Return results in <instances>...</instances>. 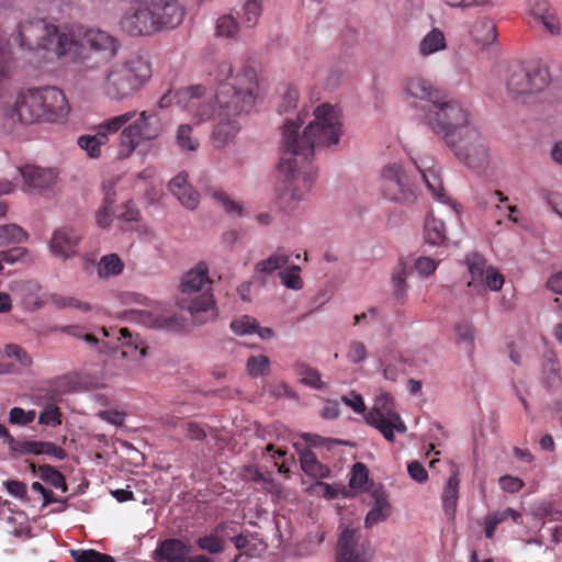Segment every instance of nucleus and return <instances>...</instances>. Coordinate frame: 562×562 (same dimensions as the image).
<instances>
[{
  "mask_svg": "<svg viewBox=\"0 0 562 562\" xmlns=\"http://www.w3.org/2000/svg\"><path fill=\"white\" fill-rule=\"evenodd\" d=\"M124 270V262L116 254L102 256L97 268L101 279H108L121 274Z\"/></svg>",
  "mask_w": 562,
  "mask_h": 562,
  "instance_id": "473e14b6",
  "label": "nucleus"
},
{
  "mask_svg": "<svg viewBox=\"0 0 562 562\" xmlns=\"http://www.w3.org/2000/svg\"><path fill=\"white\" fill-rule=\"evenodd\" d=\"M459 471L457 467L453 464L451 470V475L448 479L441 495L442 509L445 515L449 519L454 518L457 504L459 499Z\"/></svg>",
  "mask_w": 562,
  "mask_h": 562,
  "instance_id": "393cba45",
  "label": "nucleus"
},
{
  "mask_svg": "<svg viewBox=\"0 0 562 562\" xmlns=\"http://www.w3.org/2000/svg\"><path fill=\"white\" fill-rule=\"evenodd\" d=\"M186 437L193 441H204L207 437L205 426L195 422H188L183 425Z\"/></svg>",
  "mask_w": 562,
  "mask_h": 562,
  "instance_id": "bf43d9fd",
  "label": "nucleus"
},
{
  "mask_svg": "<svg viewBox=\"0 0 562 562\" xmlns=\"http://www.w3.org/2000/svg\"><path fill=\"white\" fill-rule=\"evenodd\" d=\"M169 190L187 209L194 210L199 205L200 195L189 184L186 172H180L170 180Z\"/></svg>",
  "mask_w": 562,
  "mask_h": 562,
  "instance_id": "5701e85b",
  "label": "nucleus"
},
{
  "mask_svg": "<svg viewBox=\"0 0 562 562\" xmlns=\"http://www.w3.org/2000/svg\"><path fill=\"white\" fill-rule=\"evenodd\" d=\"M408 276V267L407 265L401 259L396 267L394 268L392 272V289H393V295L397 301L403 302L406 297L408 285L406 283V278Z\"/></svg>",
  "mask_w": 562,
  "mask_h": 562,
  "instance_id": "c756f323",
  "label": "nucleus"
},
{
  "mask_svg": "<svg viewBox=\"0 0 562 562\" xmlns=\"http://www.w3.org/2000/svg\"><path fill=\"white\" fill-rule=\"evenodd\" d=\"M37 472L43 481L49 483L54 487L64 490L66 488L64 475L54 467L49 464H43L38 467Z\"/></svg>",
  "mask_w": 562,
  "mask_h": 562,
  "instance_id": "79ce46f5",
  "label": "nucleus"
},
{
  "mask_svg": "<svg viewBox=\"0 0 562 562\" xmlns=\"http://www.w3.org/2000/svg\"><path fill=\"white\" fill-rule=\"evenodd\" d=\"M191 546L178 538L161 541L155 551L157 562H216L204 554L191 555Z\"/></svg>",
  "mask_w": 562,
  "mask_h": 562,
  "instance_id": "6ab92c4d",
  "label": "nucleus"
},
{
  "mask_svg": "<svg viewBox=\"0 0 562 562\" xmlns=\"http://www.w3.org/2000/svg\"><path fill=\"white\" fill-rule=\"evenodd\" d=\"M472 35L476 43H480L484 46L491 45L497 37L496 26L490 20L481 21L474 25Z\"/></svg>",
  "mask_w": 562,
  "mask_h": 562,
  "instance_id": "c9c22d12",
  "label": "nucleus"
},
{
  "mask_svg": "<svg viewBox=\"0 0 562 562\" xmlns=\"http://www.w3.org/2000/svg\"><path fill=\"white\" fill-rule=\"evenodd\" d=\"M7 357L15 359L23 368H29L33 363L31 355L21 346L9 344L4 348Z\"/></svg>",
  "mask_w": 562,
  "mask_h": 562,
  "instance_id": "3c124183",
  "label": "nucleus"
},
{
  "mask_svg": "<svg viewBox=\"0 0 562 562\" xmlns=\"http://www.w3.org/2000/svg\"><path fill=\"white\" fill-rule=\"evenodd\" d=\"M231 328L236 335L252 334L258 328V322L254 317L245 315L234 319L231 323Z\"/></svg>",
  "mask_w": 562,
  "mask_h": 562,
  "instance_id": "864d4df0",
  "label": "nucleus"
},
{
  "mask_svg": "<svg viewBox=\"0 0 562 562\" xmlns=\"http://www.w3.org/2000/svg\"><path fill=\"white\" fill-rule=\"evenodd\" d=\"M20 45L29 50H54L60 55L59 42L67 33H59L58 27L45 19L21 22L18 27Z\"/></svg>",
  "mask_w": 562,
  "mask_h": 562,
  "instance_id": "9d476101",
  "label": "nucleus"
},
{
  "mask_svg": "<svg viewBox=\"0 0 562 562\" xmlns=\"http://www.w3.org/2000/svg\"><path fill=\"white\" fill-rule=\"evenodd\" d=\"M12 72V57L9 49L0 47V83L10 78Z\"/></svg>",
  "mask_w": 562,
  "mask_h": 562,
  "instance_id": "0e129e2a",
  "label": "nucleus"
},
{
  "mask_svg": "<svg viewBox=\"0 0 562 562\" xmlns=\"http://www.w3.org/2000/svg\"><path fill=\"white\" fill-rule=\"evenodd\" d=\"M383 195L395 202H411L415 199L414 181L401 165L392 164L383 168L381 175Z\"/></svg>",
  "mask_w": 562,
  "mask_h": 562,
  "instance_id": "4468645a",
  "label": "nucleus"
},
{
  "mask_svg": "<svg viewBox=\"0 0 562 562\" xmlns=\"http://www.w3.org/2000/svg\"><path fill=\"white\" fill-rule=\"evenodd\" d=\"M263 0H246L238 15L246 27H254L260 20Z\"/></svg>",
  "mask_w": 562,
  "mask_h": 562,
  "instance_id": "f704fd0d",
  "label": "nucleus"
},
{
  "mask_svg": "<svg viewBox=\"0 0 562 562\" xmlns=\"http://www.w3.org/2000/svg\"><path fill=\"white\" fill-rule=\"evenodd\" d=\"M301 468L306 475L314 479H325L330 474L329 468L319 462L315 453L310 450L301 453Z\"/></svg>",
  "mask_w": 562,
  "mask_h": 562,
  "instance_id": "c85d7f7f",
  "label": "nucleus"
},
{
  "mask_svg": "<svg viewBox=\"0 0 562 562\" xmlns=\"http://www.w3.org/2000/svg\"><path fill=\"white\" fill-rule=\"evenodd\" d=\"M180 0H134L121 19V29L132 36L150 35L162 29H175L183 21Z\"/></svg>",
  "mask_w": 562,
  "mask_h": 562,
  "instance_id": "20e7f679",
  "label": "nucleus"
},
{
  "mask_svg": "<svg viewBox=\"0 0 562 562\" xmlns=\"http://www.w3.org/2000/svg\"><path fill=\"white\" fill-rule=\"evenodd\" d=\"M18 170L23 179V190L25 192L43 191L48 189L57 179V171L52 168L25 165L20 167Z\"/></svg>",
  "mask_w": 562,
  "mask_h": 562,
  "instance_id": "aec40b11",
  "label": "nucleus"
},
{
  "mask_svg": "<svg viewBox=\"0 0 562 562\" xmlns=\"http://www.w3.org/2000/svg\"><path fill=\"white\" fill-rule=\"evenodd\" d=\"M210 278L207 267L203 263L188 271L181 281V293L193 295L190 300L188 310L193 322L198 325L206 323L215 315L214 300L210 291Z\"/></svg>",
  "mask_w": 562,
  "mask_h": 562,
  "instance_id": "6e6552de",
  "label": "nucleus"
},
{
  "mask_svg": "<svg viewBox=\"0 0 562 562\" xmlns=\"http://www.w3.org/2000/svg\"><path fill=\"white\" fill-rule=\"evenodd\" d=\"M26 233L18 225L9 224L0 226V246L10 243H22L26 240Z\"/></svg>",
  "mask_w": 562,
  "mask_h": 562,
  "instance_id": "a19ab883",
  "label": "nucleus"
},
{
  "mask_svg": "<svg viewBox=\"0 0 562 562\" xmlns=\"http://www.w3.org/2000/svg\"><path fill=\"white\" fill-rule=\"evenodd\" d=\"M135 116L136 111H127L106 119L98 126L95 134L81 135L78 137L77 144L90 158H99L102 153V146L109 142V136L120 132V130Z\"/></svg>",
  "mask_w": 562,
  "mask_h": 562,
  "instance_id": "ddd939ff",
  "label": "nucleus"
},
{
  "mask_svg": "<svg viewBox=\"0 0 562 562\" xmlns=\"http://www.w3.org/2000/svg\"><path fill=\"white\" fill-rule=\"evenodd\" d=\"M210 76L217 83L215 102L218 104L217 124L212 137L214 145L221 147L237 135L240 128L237 117L254 106L258 80L254 67L244 66L235 74L228 60L216 63Z\"/></svg>",
  "mask_w": 562,
  "mask_h": 562,
  "instance_id": "f03ea898",
  "label": "nucleus"
},
{
  "mask_svg": "<svg viewBox=\"0 0 562 562\" xmlns=\"http://www.w3.org/2000/svg\"><path fill=\"white\" fill-rule=\"evenodd\" d=\"M214 200H216L224 210L232 216H241L243 206L239 202L232 200L224 191L216 190L213 193Z\"/></svg>",
  "mask_w": 562,
  "mask_h": 562,
  "instance_id": "8fccbe9b",
  "label": "nucleus"
},
{
  "mask_svg": "<svg viewBox=\"0 0 562 562\" xmlns=\"http://www.w3.org/2000/svg\"><path fill=\"white\" fill-rule=\"evenodd\" d=\"M18 454H46L57 460H64L67 453L64 448L49 441H22Z\"/></svg>",
  "mask_w": 562,
  "mask_h": 562,
  "instance_id": "a878e982",
  "label": "nucleus"
},
{
  "mask_svg": "<svg viewBox=\"0 0 562 562\" xmlns=\"http://www.w3.org/2000/svg\"><path fill=\"white\" fill-rule=\"evenodd\" d=\"M366 419L390 442L394 441L395 431L404 434L407 430L402 417L395 411L393 397L386 392H381L375 396L373 406Z\"/></svg>",
  "mask_w": 562,
  "mask_h": 562,
  "instance_id": "9b49d317",
  "label": "nucleus"
},
{
  "mask_svg": "<svg viewBox=\"0 0 562 562\" xmlns=\"http://www.w3.org/2000/svg\"><path fill=\"white\" fill-rule=\"evenodd\" d=\"M151 76L153 66L149 59L133 55L104 71L99 90L104 98L121 102L134 97Z\"/></svg>",
  "mask_w": 562,
  "mask_h": 562,
  "instance_id": "423d86ee",
  "label": "nucleus"
},
{
  "mask_svg": "<svg viewBox=\"0 0 562 562\" xmlns=\"http://www.w3.org/2000/svg\"><path fill=\"white\" fill-rule=\"evenodd\" d=\"M447 46L446 37L442 31L439 29H432L425 35L419 44V53L423 56H429L439 50L445 49Z\"/></svg>",
  "mask_w": 562,
  "mask_h": 562,
  "instance_id": "2f4dec72",
  "label": "nucleus"
},
{
  "mask_svg": "<svg viewBox=\"0 0 562 562\" xmlns=\"http://www.w3.org/2000/svg\"><path fill=\"white\" fill-rule=\"evenodd\" d=\"M81 234L70 227L56 229L52 236L50 250L54 255L68 259L77 254Z\"/></svg>",
  "mask_w": 562,
  "mask_h": 562,
  "instance_id": "412c9836",
  "label": "nucleus"
},
{
  "mask_svg": "<svg viewBox=\"0 0 562 562\" xmlns=\"http://www.w3.org/2000/svg\"><path fill=\"white\" fill-rule=\"evenodd\" d=\"M428 127L441 136L447 146H456V133L471 121L469 111L456 100L443 94L438 103L428 108L425 114Z\"/></svg>",
  "mask_w": 562,
  "mask_h": 562,
  "instance_id": "0eeeda50",
  "label": "nucleus"
},
{
  "mask_svg": "<svg viewBox=\"0 0 562 562\" xmlns=\"http://www.w3.org/2000/svg\"><path fill=\"white\" fill-rule=\"evenodd\" d=\"M299 90L295 87L286 86L278 105V112L284 114L294 109L299 102Z\"/></svg>",
  "mask_w": 562,
  "mask_h": 562,
  "instance_id": "09e8293b",
  "label": "nucleus"
},
{
  "mask_svg": "<svg viewBox=\"0 0 562 562\" xmlns=\"http://www.w3.org/2000/svg\"><path fill=\"white\" fill-rule=\"evenodd\" d=\"M367 481H368L367 467L361 462L355 463L352 467L349 485L352 488L362 487L367 483Z\"/></svg>",
  "mask_w": 562,
  "mask_h": 562,
  "instance_id": "680f3d73",
  "label": "nucleus"
},
{
  "mask_svg": "<svg viewBox=\"0 0 562 562\" xmlns=\"http://www.w3.org/2000/svg\"><path fill=\"white\" fill-rule=\"evenodd\" d=\"M269 364L268 357L262 355L251 356L247 360V371L251 376H263L269 373Z\"/></svg>",
  "mask_w": 562,
  "mask_h": 562,
  "instance_id": "49530a36",
  "label": "nucleus"
},
{
  "mask_svg": "<svg viewBox=\"0 0 562 562\" xmlns=\"http://www.w3.org/2000/svg\"><path fill=\"white\" fill-rule=\"evenodd\" d=\"M544 384L549 390H554L561 384V375L555 364L552 362L549 368H544Z\"/></svg>",
  "mask_w": 562,
  "mask_h": 562,
  "instance_id": "774afa93",
  "label": "nucleus"
},
{
  "mask_svg": "<svg viewBox=\"0 0 562 562\" xmlns=\"http://www.w3.org/2000/svg\"><path fill=\"white\" fill-rule=\"evenodd\" d=\"M488 520L494 522V525L498 526L502 522L506 521L508 518H512L514 522H521V514L513 508H506L504 510H497L486 516Z\"/></svg>",
  "mask_w": 562,
  "mask_h": 562,
  "instance_id": "4d7b16f0",
  "label": "nucleus"
},
{
  "mask_svg": "<svg viewBox=\"0 0 562 562\" xmlns=\"http://www.w3.org/2000/svg\"><path fill=\"white\" fill-rule=\"evenodd\" d=\"M69 113L64 92L56 87L23 89L11 105L3 108V117L11 123L23 125L34 123H56Z\"/></svg>",
  "mask_w": 562,
  "mask_h": 562,
  "instance_id": "7ed1b4c3",
  "label": "nucleus"
},
{
  "mask_svg": "<svg viewBox=\"0 0 562 562\" xmlns=\"http://www.w3.org/2000/svg\"><path fill=\"white\" fill-rule=\"evenodd\" d=\"M360 538L359 529H344L337 542L336 562H371L370 547Z\"/></svg>",
  "mask_w": 562,
  "mask_h": 562,
  "instance_id": "f3484780",
  "label": "nucleus"
},
{
  "mask_svg": "<svg viewBox=\"0 0 562 562\" xmlns=\"http://www.w3.org/2000/svg\"><path fill=\"white\" fill-rule=\"evenodd\" d=\"M120 131L117 157L126 159L133 155L143 142H150L159 137L162 132L161 122L155 111H142L136 119Z\"/></svg>",
  "mask_w": 562,
  "mask_h": 562,
  "instance_id": "1a4fd4ad",
  "label": "nucleus"
},
{
  "mask_svg": "<svg viewBox=\"0 0 562 562\" xmlns=\"http://www.w3.org/2000/svg\"><path fill=\"white\" fill-rule=\"evenodd\" d=\"M417 170L419 171L424 182L426 183L428 190L434 196L440 198L442 191V184L437 173L431 170H423L418 165H416Z\"/></svg>",
  "mask_w": 562,
  "mask_h": 562,
  "instance_id": "603ef678",
  "label": "nucleus"
},
{
  "mask_svg": "<svg viewBox=\"0 0 562 562\" xmlns=\"http://www.w3.org/2000/svg\"><path fill=\"white\" fill-rule=\"evenodd\" d=\"M38 424L50 427L61 425L60 409L54 404H47L38 415Z\"/></svg>",
  "mask_w": 562,
  "mask_h": 562,
  "instance_id": "de8ad7c7",
  "label": "nucleus"
},
{
  "mask_svg": "<svg viewBox=\"0 0 562 562\" xmlns=\"http://www.w3.org/2000/svg\"><path fill=\"white\" fill-rule=\"evenodd\" d=\"M205 88L201 85L191 86L178 93L179 101H186V109L192 115L196 124L211 119H217L218 104L201 101Z\"/></svg>",
  "mask_w": 562,
  "mask_h": 562,
  "instance_id": "a211bd4d",
  "label": "nucleus"
},
{
  "mask_svg": "<svg viewBox=\"0 0 562 562\" xmlns=\"http://www.w3.org/2000/svg\"><path fill=\"white\" fill-rule=\"evenodd\" d=\"M390 515V506L386 502L378 499L373 508L367 514L366 527L370 528L378 522L384 521Z\"/></svg>",
  "mask_w": 562,
  "mask_h": 562,
  "instance_id": "37998d69",
  "label": "nucleus"
},
{
  "mask_svg": "<svg viewBox=\"0 0 562 562\" xmlns=\"http://www.w3.org/2000/svg\"><path fill=\"white\" fill-rule=\"evenodd\" d=\"M530 13L550 34L560 33V21L557 12L547 0H535L530 5Z\"/></svg>",
  "mask_w": 562,
  "mask_h": 562,
  "instance_id": "b1692460",
  "label": "nucleus"
},
{
  "mask_svg": "<svg viewBox=\"0 0 562 562\" xmlns=\"http://www.w3.org/2000/svg\"><path fill=\"white\" fill-rule=\"evenodd\" d=\"M465 263L470 273L468 286L481 294L490 289L499 291L504 284L503 274L494 267L486 266V259L479 252L467 255Z\"/></svg>",
  "mask_w": 562,
  "mask_h": 562,
  "instance_id": "2eb2a0df",
  "label": "nucleus"
},
{
  "mask_svg": "<svg viewBox=\"0 0 562 562\" xmlns=\"http://www.w3.org/2000/svg\"><path fill=\"white\" fill-rule=\"evenodd\" d=\"M292 255L285 248H278L271 256L256 263V272L271 274L273 271L285 267Z\"/></svg>",
  "mask_w": 562,
  "mask_h": 562,
  "instance_id": "bb28decb",
  "label": "nucleus"
},
{
  "mask_svg": "<svg viewBox=\"0 0 562 562\" xmlns=\"http://www.w3.org/2000/svg\"><path fill=\"white\" fill-rule=\"evenodd\" d=\"M405 91L414 99L428 101L429 108L438 103L445 94L441 90L434 87L430 81L420 76L409 77L405 81Z\"/></svg>",
  "mask_w": 562,
  "mask_h": 562,
  "instance_id": "4be33fe9",
  "label": "nucleus"
},
{
  "mask_svg": "<svg viewBox=\"0 0 562 562\" xmlns=\"http://www.w3.org/2000/svg\"><path fill=\"white\" fill-rule=\"evenodd\" d=\"M20 289L23 292V302L26 306L38 308L43 305V301L38 295L41 285L36 281H23L20 283Z\"/></svg>",
  "mask_w": 562,
  "mask_h": 562,
  "instance_id": "e433bc0d",
  "label": "nucleus"
},
{
  "mask_svg": "<svg viewBox=\"0 0 562 562\" xmlns=\"http://www.w3.org/2000/svg\"><path fill=\"white\" fill-rule=\"evenodd\" d=\"M548 82L547 70L539 68L527 70L521 66H516L510 69L507 90L514 99H519L543 90Z\"/></svg>",
  "mask_w": 562,
  "mask_h": 562,
  "instance_id": "dca6fc26",
  "label": "nucleus"
},
{
  "mask_svg": "<svg viewBox=\"0 0 562 562\" xmlns=\"http://www.w3.org/2000/svg\"><path fill=\"white\" fill-rule=\"evenodd\" d=\"M458 145L449 146L454 155L468 167L476 169L488 161V150L484 138L471 121L456 133Z\"/></svg>",
  "mask_w": 562,
  "mask_h": 562,
  "instance_id": "f8f14e48",
  "label": "nucleus"
},
{
  "mask_svg": "<svg viewBox=\"0 0 562 562\" xmlns=\"http://www.w3.org/2000/svg\"><path fill=\"white\" fill-rule=\"evenodd\" d=\"M146 317L148 321L144 319V323L155 328L171 329L176 324V319L171 316L153 315L151 313H146Z\"/></svg>",
  "mask_w": 562,
  "mask_h": 562,
  "instance_id": "e2e57ef3",
  "label": "nucleus"
},
{
  "mask_svg": "<svg viewBox=\"0 0 562 562\" xmlns=\"http://www.w3.org/2000/svg\"><path fill=\"white\" fill-rule=\"evenodd\" d=\"M70 557L75 562H115L111 555L101 553L93 549L70 550Z\"/></svg>",
  "mask_w": 562,
  "mask_h": 562,
  "instance_id": "58836bf2",
  "label": "nucleus"
},
{
  "mask_svg": "<svg viewBox=\"0 0 562 562\" xmlns=\"http://www.w3.org/2000/svg\"><path fill=\"white\" fill-rule=\"evenodd\" d=\"M240 24L232 14H223L215 22V36L227 40H237Z\"/></svg>",
  "mask_w": 562,
  "mask_h": 562,
  "instance_id": "72a5a7b5",
  "label": "nucleus"
},
{
  "mask_svg": "<svg viewBox=\"0 0 562 562\" xmlns=\"http://www.w3.org/2000/svg\"><path fill=\"white\" fill-rule=\"evenodd\" d=\"M297 374L300 375V381L303 384L308 385L315 390H322L324 387L321 374L316 369L307 364H299Z\"/></svg>",
  "mask_w": 562,
  "mask_h": 562,
  "instance_id": "ea45409f",
  "label": "nucleus"
},
{
  "mask_svg": "<svg viewBox=\"0 0 562 562\" xmlns=\"http://www.w3.org/2000/svg\"><path fill=\"white\" fill-rule=\"evenodd\" d=\"M456 336L459 344H468L471 348L475 337L473 325L465 321L458 323L456 325Z\"/></svg>",
  "mask_w": 562,
  "mask_h": 562,
  "instance_id": "5fc2aeb1",
  "label": "nucleus"
},
{
  "mask_svg": "<svg viewBox=\"0 0 562 562\" xmlns=\"http://www.w3.org/2000/svg\"><path fill=\"white\" fill-rule=\"evenodd\" d=\"M346 356L347 359L352 363L362 362L367 358V347L361 341L352 340L348 346Z\"/></svg>",
  "mask_w": 562,
  "mask_h": 562,
  "instance_id": "13d9d810",
  "label": "nucleus"
},
{
  "mask_svg": "<svg viewBox=\"0 0 562 562\" xmlns=\"http://www.w3.org/2000/svg\"><path fill=\"white\" fill-rule=\"evenodd\" d=\"M48 302L57 310L74 308L82 313H88L92 310V305L87 301L58 293H52L48 297Z\"/></svg>",
  "mask_w": 562,
  "mask_h": 562,
  "instance_id": "7c9ffc66",
  "label": "nucleus"
},
{
  "mask_svg": "<svg viewBox=\"0 0 562 562\" xmlns=\"http://www.w3.org/2000/svg\"><path fill=\"white\" fill-rule=\"evenodd\" d=\"M59 47L61 56H68L87 69H94L116 56L120 43L105 31L80 27L64 35Z\"/></svg>",
  "mask_w": 562,
  "mask_h": 562,
  "instance_id": "39448f33",
  "label": "nucleus"
},
{
  "mask_svg": "<svg viewBox=\"0 0 562 562\" xmlns=\"http://www.w3.org/2000/svg\"><path fill=\"white\" fill-rule=\"evenodd\" d=\"M439 265L438 260L430 257L420 256L415 260V269L423 277L431 276Z\"/></svg>",
  "mask_w": 562,
  "mask_h": 562,
  "instance_id": "052dcab7",
  "label": "nucleus"
},
{
  "mask_svg": "<svg viewBox=\"0 0 562 562\" xmlns=\"http://www.w3.org/2000/svg\"><path fill=\"white\" fill-rule=\"evenodd\" d=\"M306 117L300 112L295 121L288 119L283 125L284 151L279 162V172L283 176L285 188L283 196L300 200L312 188L315 169L311 158L317 146L335 145L342 133L341 114L337 106L322 103L314 110V120L303 133L300 127Z\"/></svg>",
  "mask_w": 562,
  "mask_h": 562,
  "instance_id": "f257e3e1",
  "label": "nucleus"
},
{
  "mask_svg": "<svg viewBox=\"0 0 562 562\" xmlns=\"http://www.w3.org/2000/svg\"><path fill=\"white\" fill-rule=\"evenodd\" d=\"M196 546L199 549L206 551L210 554H218L225 550L224 540L213 533L204 536V537H200L196 540Z\"/></svg>",
  "mask_w": 562,
  "mask_h": 562,
  "instance_id": "c03bdc74",
  "label": "nucleus"
},
{
  "mask_svg": "<svg viewBox=\"0 0 562 562\" xmlns=\"http://www.w3.org/2000/svg\"><path fill=\"white\" fill-rule=\"evenodd\" d=\"M305 439L313 447H324L327 450H331L334 447L342 445L344 442L338 439L324 438L318 435H306Z\"/></svg>",
  "mask_w": 562,
  "mask_h": 562,
  "instance_id": "338daca9",
  "label": "nucleus"
},
{
  "mask_svg": "<svg viewBox=\"0 0 562 562\" xmlns=\"http://www.w3.org/2000/svg\"><path fill=\"white\" fill-rule=\"evenodd\" d=\"M177 144L184 150H196L199 142L192 137V127L189 124H182L177 132Z\"/></svg>",
  "mask_w": 562,
  "mask_h": 562,
  "instance_id": "a18cd8bd",
  "label": "nucleus"
},
{
  "mask_svg": "<svg viewBox=\"0 0 562 562\" xmlns=\"http://www.w3.org/2000/svg\"><path fill=\"white\" fill-rule=\"evenodd\" d=\"M424 238L429 245H442L447 239L443 222L434 215L427 216L424 225Z\"/></svg>",
  "mask_w": 562,
  "mask_h": 562,
  "instance_id": "cd10ccee",
  "label": "nucleus"
},
{
  "mask_svg": "<svg viewBox=\"0 0 562 562\" xmlns=\"http://www.w3.org/2000/svg\"><path fill=\"white\" fill-rule=\"evenodd\" d=\"M301 267L292 265L279 272V278L283 285L292 290H301L303 288V280L300 276Z\"/></svg>",
  "mask_w": 562,
  "mask_h": 562,
  "instance_id": "4c0bfd02",
  "label": "nucleus"
},
{
  "mask_svg": "<svg viewBox=\"0 0 562 562\" xmlns=\"http://www.w3.org/2000/svg\"><path fill=\"white\" fill-rule=\"evenodd\" d=\"M35 411H24L21 407H13L9 412V422L13 425L25 426L34 422Z\"/></svg>",
  "mask_w": 562,
  "mask_h": 562,
  "instance_id": "6e6d98bb",
  "label": "nucleus"
},
{
  "mask_svg": "<svg viewBox=\"0 0 562 562\" xmlns=\"http://www.w3.org/2000/svg\"><path fill=\"white\" fill-rule=\"evenodd\" d=\"M26 255V249L23 247H13L9 250L0 251V271L3 268V262L14 263L21 260Z\"/></svg>",
  "mask_w": 562,
  "mask_h": 562,
  "instance_id": "69168bd1",
  "label": "nucleus"
}]
</instances>
